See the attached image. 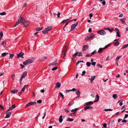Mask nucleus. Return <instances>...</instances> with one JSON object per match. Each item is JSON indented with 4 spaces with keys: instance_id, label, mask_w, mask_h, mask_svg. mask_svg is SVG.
<instances>
[{
    "instance_id": "obj_10",
    "label": "nucleus",
    "mask_w": 128,
    "mask_h": 128,
    "mask_svg": "<svg viewBox=\"0 0 128 128\" xmlns=\"http://www.w3.org/2000/svg\"><path fill=\"white\" fill-rule=\"evenodd\" d=\"M27 74V73L26 72H23L20 78L22 79L23 78H24L26 76Z\"/></svg>"
},
{
    "instance_id": "obj_9",
    "label": "nucleus",
    "mask_w": 128,
    "mask_h": 128,
    "mask_svg": "<svg viewBox=\"0 0 128 128\" xmlns=\"http://www.w3.org/2000/svg\"><path fill=\"white\" fill-rule=\"evenodd\" d=\"M16 107V106L15 105H12L11 106L10 108L8 110H6V112H7L11 110H13V109H14Z\"/></svg>"
},
{
    "instance_id": "obj_61",
    "label": "nucleus",
    "mask_w": 128,
    "mask_h": 128,
    "mask_svg": "<svg viewBox=\"0 0 128 128\" xmlns=\"http://www.w3.org/2000/svg\"><path fill=\"white\" fill-rule=\"evenodd\" d=\"M28 86V84H26L24 85L23 87L25 89L27 88Z\"/></svg>"
},
{
    "instance_id": "obj_40",
    "label": "nucleus",
    "mask_w": 128,
    "mask_h": 128,
    "mask_svg": "<svg viewBox=\"0 0 128 128\" xmlns=\"http://www.w3.org/2000/svg\"><path fill=\"white\" fill-rule=\"evenodd\" d=\"M128 46V44H125L124 45L123 47H122V48L124 49L126 48Z\"/></svg>"
},
{
    "instance_id": "obj_3",
    "label": "nucleus",
    "mask_w": 128,
    "mask_h": 128,
    "mask_svg": "<svg viewBox=\"0 0 128 128\" xmlns=\"http://www.w3.org/2000/svg\"><path fill=\"white\" fill-rule=\"evenodd\" d=\"M52 29V27L50 26L46 28H45L42 31V32L44 34H46Z\"/></svg>"
},
{
    "instance_id": "obj_46",
    "label": "nucleus",
    "mask_w": 128,
    "mask_h": 128,
    "mask_svg": "<svg viewBox=\"0 0 128 128\" xmlns=\"http://www.w3.org/2000/svg\"><path fill=\"white\" fill-rule=\"evenodd\" d=\"M69 22H66V24L64 26V27L63 28V30L64 31H65L64 28H65V27L68 24Z\"/></svg>"
},
{
    "instance_id": "obj_50",
    "label": "nucleus",
    "mask_w": 128,
    "mask_h": 128,
    "mask_svg": "<svg viewBox=\"0 0 128 128\" xmlns=\"http://www.w3.org/2000/svg\"><path fill=\"white\" fill-rule=\"evenodd\" d=\"M27 6V4L26 3H25L23 6V7L24 8L26 7Z\"/></svg>"
},
{
    "instance_id": "obj_27",
    "label": "nucleus",
    "mask_w": 128,
    "mask_h": 128,
    "mask_svg": "<svg viewBox=\"0 0 128 128\" xmlns=\"http://www.w3.org/2000/svg\"><path fill=\"white\" fill-rule=\"evenodd\" d=\"M62 115H60L59 117V122L60 123H61L63 120V119L62 118Z\"/></svg>"
},
{
    "instance_id": "obj_59",
    "label": "nucleus",
    "mask_w": 128,
    "mask_h": 128,
    "mask_svg": "<svg viewBox=\"0 0 128 128\" xmlns=\"http://www.w3.org/2000/svg\"><path fill=\"white\" fill-rule=\"evenodd\" d=\"M128 117V114H125L124 118V119H125Z\"/></svg>"
},
{
    "instance_id": "obj_26",
    "label": "nucleus",
    "mask_w": 128,
    "mask_h": 128,
    "mask_svg": "<svg viewBox=\"0 0 128 128\" xmlns=\"http://www.w3.org/2000/svg\"><path fill=\"white\" fill-rule=\"evenodd\" d=\"M104 49L103 48H100L99 49L98 52L100 54H101L102 52V50Z\"/></svg>"
},
{
    "instance_id": "obj_5",
    "label": "nucleus",
    "mask_w": 128,
    "mask_h": 128,
    "mask_svg": "<svg viewBox=\"0 0 128 128\" xmlns=\"http://www.w3.org/2000/svg\"><path fill=\"white\" fill-rule=\"evenodd\" d=\"M78 23V22H77L76 24H73L72 25L71 27V28L70 31H72L75 29V28L77 26Z\"/></svg>"
},
{
    "instance_id": "obj_38",
    "label": "nucleus",
    "mask_w": 128,
    "mask_h": 128,
    "mask_svg": "<svg viewBox=\"0 0 128 128\" xmlns=\"http://www.w3.org/2000/svg\"><path fill=\"white\" fill-rule=\"evenodd\" d=\"M10 58L11 59L14 56V55L12 54H10Z\"/></svg>"
},
{
    "instance_id": "obj_37",
    "label": "nucleus",
    "mask_w": 128,
    "mask_h": 128,
    "mask_svg": "<svg viewBox=\"0 0 128 128\" xmlns=\"http://www.w3.org/2000/svg\"><path fill=\"white\" fill-rule=\"evenodd\" d=\"M113 44L114 45V46H118L119 45V43L118 42H114Z\"/></svg>"
},
{
    "instance_id": "obj_28",
    "label": "nucleus",
    "mask_w": 128,
    "mask_h": 128,
    "mask_svg": "<svg viewBox=\"0 0 128 128\" xmlns=\"http://www.w3.org/2000/svg\"><path fill=\"white\" fill-rule=\"evenodd\" d=\"M78 109V108H75L74 109L72 110L71 111L72 112L75 114V113L76 112V111Z\"/></svg>"
},
{
    "instance_id": "obj_55",
    "label": "nucleus",
    "mask_w": 128,
    "mask_h": 128,
    "mask_svg": "<svg viewBox=\"0 0 128 128\" xmlns=\"http://www.w3.org/2000/svg\"><path fill=\"white\" fill-rule=\"evenodd\" d=\"M96 63L95 62H92V64L93 66H95L96 64Z\"/></svg>"
},
{
    "instance_id": "obj_34",
    "label": "nucleus",
    "mask_w": 128,
    "mask_h": 128,
    "mask_svg": "<svg viewBox=\"0 0 128 128\" xmlns=\"http://www.w3.org/2000/svg\"><path fill=\"white\" fill-rule=\"evenodd\" d=\"M2 45L3 46H4L5 47L6 45V42L4 41L3 42L1 43Z\"/></svg>"
},
{
    "instance_id": "obj_64",
    "label": "nucleus",
    "mask_w": 128,
    "mask_h": 128,
    "mask_svg": "<svg viewBox=\"0 0 128 128\" xmlns=\"http://www.w3.org/2000/svg\"><path fill=\"white\" fill-rule=\"evenodd\" d=\"M60 12H58V13L57 14V15L58 17H59L60 16Z\"/></svg>"
},
{
    "instance_id": "obj_43",
    "label": "nucleus",
    "mask_w": 128,
    "mask_h": 128,
    "mask_svg": "<svg viewBox=\"0 0 128 128\" xmlns=\"http://www.w3.org/2000/svg\"><path fill=\"white\" fill-rule=\"evenodd\" d=\"M113 110L112 109H105L104 110V111H112V110Z\"/></svg>"
},
{
    "instance_id": "obj_44",
    "label": "nucleus",
    "mask_w": 128,
    "mask_h": 128,
    "mask_svg": "<svg viewBox=\"0 0 128 128\" xmlns=\"http://www.w3.org/2000/svg\"><path fill=\"white\" fill-rule=\"evenodd\" d=\"M107 124L106 123H104L103 125V126L102 127V128H106Z\"/></svg>"
},
{
    "instance_id": "obj_24",
    "label": "nucleus",
    "mask_w": 128,
    "mask_h": 128,
    "mask_svg": "<svg viewBox=\"0 0 128 128\" xmlns=\"http://www.w3.org/2000/svg\"><path fill=\"white\" fill-rule=\"evenodd\" d=\"M104 29L106 30H108L110 32H112L113 31V28L110 29L109 28H104Z\"/></svg>"
},
{
    "instance_id": "obj_18",
    "label": "nucleus",
    "mask_w": 128,
    "mask_h": 128,
    "mask_svg": "<svg viewBox=\"0 0 128 128\" xmlns=\"http://www.w3.org/2000/svg\"><path fill=\"white\" fill-rule=\"evenodd\" d=\"M95 76H92L90 78H89V79L90 81V82L92 83V81L94 79Z\"/></svg>"
},
{
    "instance_id": "obj_49",
    "label": "nucleus",
    "mask_w": 128,
    "mask_h": 128,
    "mask_svg": "<svg viewBox=\"0 0 128 128\" xmlns=\"http://www.w3.org/2000/svg\"><path fill=\"white\" fill-rule=\"evenodd\" d=\"M59 94H60V96H62V99H63L64 98V96L63 94L61 92H60L59 93Z\"/></svg>"
},
{
    "instance_id": "obj_41",
    "label": "nucleus",
    "mask_w": 128,
    "mask_h": 128,
    "mask_svg": "<svg viewBox=\"0 0 128 128\" xmlns=\"http://www.w3.org/2000/svg\"><path fill=\"white\" fill-rule=\"evenodd\" d=\"M78 56H82V54L81 52H78Z\"/></svg>"
},
{
    "instance_id": "obj_58",
    "label": "nucleus",
    "mask_w": 128,
    "mask_h": 128,
    "mask_svg": "<svg viewBox=\"0 0 128 128\" xmlns=\"http://www.w3.org/2000/svg\"><path fill=\"white\" fill-rule=\"evenodd\" d=\"M70 115L71 116H76V114L73 113H72L71 114H70Z\"/></svg>"
},
{
    "instance_id": "obj_15",
    "label": "nucleus",
    "mask_w": 128,
    "mask_h": 128,
    "mask_svg": "<svg viewBox=\"0 0 128 128\" xmlns=\"http://www.w3.org/2000/svg\"><path fill=\"white\" fill-rule=\"evenodd\" d=\"M12 113L10 112L8 113H7L6 114V116L5 117V118H9L10 117V115L12 114Z\"/></svg>"
},
{
    "instance_id": "obj_30",
    "label": "nucleus",
    "mask_w": 128,
    "mask_h": 128,
    "mask_svg": "<svg viewBox=\"0 0 128 128\" xmlns=\"http://www.w3.org/2000/svg\"><path fill=\"white\" fill-rule=\"evenodd\" d=\"M8 54V52H4L2 54L1 57H4Z\"/></svg>"
},
{
    "instance_id": "obj_14",
    "label": "nucleus",
    "mask_w": 128,
    "mask_h": 128,
    "mask_svg": "<svg viewBox=\"0 0 128 128\" xmlns=\"http://www.w3.org/2000/svg\"><path fill=\"white\" fill-rule=\"evenodd\" d=\"M93 103V102L92 101H90L89 102H86L84 104V105L87 106L88 105H90L92 104Z\"/></svg>"
},
{
    "instance_id": "obj_8",
    "label": "nucleus",
    "mask_w": 128,
    "mask_h": 128,
    "mask_svg": "<svg viewBox=\"0 0 128 128\" xmlns=\"http://www.w3.org/2000/svg\"><path fill=\"white\" fill-rule=\"evenodd\" d=\"M18 20V21H19L20 23H22V24H23V22L25 21L23 17H21L20 16Z\"/></svg>"
},
{
    "instance_id": "obj_42",
    "label": "nucleus",
    "mask_w": 128,
    "mask_h": 128,
    "mask_svg": "<svg viewBox=\"0 0 128 128\" xmlns=\"http://www.w3.org/2000/svg\"><path fill=\"white\" fill-rule=\"evenodd\" d=\"M91 64V63L90 62H87L86 63V65L88 66H90Z\"/></svg>"
},
{
    "instance_id": "obj_51",
    "label": "nucleus",
    "mask_w": 128,
    "mask_h": 128,
    "mask_svg": "<svg viewBox=\"0 0 128 128\" xmlns=\"http://www.w3.org/2000/svg\"><path fill=\"white\" fill-rule=\"evenodd\" d=\"M121 58V56H118L116 58V60H118L119 59Z\"/></svg>"
},
{
    "instance_id": "obj_19",
    "label": "nucleus",
    "mask_w": 128,
    "mask_h": 128,
    "mask_svg": "<svg viewBox=\"0 0 128 128\" xmlns=\"http://www.w3.org/2000/svg\"><path fill=\"white\" fill-rule=\"evenodd\" d=\"M61 84L59 82H57L55 86V88H58L60 87Z\"/></svg>"
},
{
    "instance_id": "obj_11",
    "label": "nucleus",
    "mask_w": 128,
    "mask_h": 128,
    "mask_svg": "<svg viewBox=\"0 0 128 128\" xmlns=\"http://www.w3.org/2000/svg\"><path fill=\"white\" fill-rule=\"evenodd\" d=\"M88 48V45H85L83 46L82 50L83 51L86 50Z\"/></svg>"
},
{
    "instance_id": "obj_35",
    "label": "nucleus",
    "mask_w": 128,
    "mask_h": 128,
    "mask_svg": "<svg viewBox=\"0 0 128 128\" xmlns=\"http://www.w3.org/2000/svg\"><path fill=\"white\" fill-rule=\"evenodd\" d=\"M110 44H108V45H106L103 48L104 49H105L107 48L108 46H110Z\"/></svg>"
},
{
    "instance_id": "obj_53",
    "label": "nucleus",
    "mask_w": 128,
    "mask_h": 128,
    "mask_svg": "<svg viewBox=\"0 0 128 128\" xmlns=\"http://www.w3.org/2000/svg\"><path fill=\"white\" fill-rule=\"evenodd\" d=\"M92 56V55L91 54H86V57H90Z\"/></svg>"
},
{
    "instance_id": "obj_25",
    "label": "nucleus",
    "mask_w": 128,
    "mask_h": 128,
    "mask_svg": "<svg viewBox=\"0 0 128 128\" xmlns=\"http://www.w3.org/2000/svg\"><path fill=\"white\" fill-rule=\"evenodd\" d=\"M47 58V57L45 56L42 58L40 60V61L41 62L44 61Z\"/></svg>"
},
{
    "instance_id": "obj_12",
    "label": "nucleus",
    "mask_w": 128,
    "mask_h": 128,
    "mask_svg": "<svg viewBox=\"0 0 128 128\" xmlns=\"http://www.w3.org/2000/svg\"><path fill=\"white\" fill-rule=\"evenodd\" d=\"M115 30H117L116 32L117 35L116 36H118V37H120V32L118 30L117 28H116L115 29Z\"/></svg>"
},
{
    "instance_id": "obj_7",
    "label": "nucleus",
    "mask_w": 128,
    "mask_h": 128,
    "mask_svg": "<svg viewBox=\"0 0 128 128\" xmlns=\"http://www.w3.org/2000/svg\"><path fill=\"white\" fill-rule=\"evenodd\" d=\"M36 104V102H29L26 104V108L31 105H35Z\"/></svg>"
},
{
    "instance_id": "obj_13",
    "label": "nucleus",
    "mask_w": 128,
    "mask_h": 128,
    "mask_svg": "<svg viewBox=\"0 0 128 128\" xmlns=\"http://www.w3.org/2000/svg\"><path fill=\"white\" fill-rule=\"evenodd\" d=\"M24 55V53H20L18 54L17 55V57L18 58H23V56Z\"/></svg>"
},
{
    "instance_id": "obj_63",
    "label": "nucleus",
    "mask_w": 128,
    "mask_h": 128,
    "mask_svg": "<svg viewBox=\"0 0 128 128\" xmlns=\"http://www.w3.org/2000/svg\"><path fill=\"white\" fill-rule=\"evenodd\" d=\"M76 89L75 88H73L72 89L70 90L71 91H73L74 92L76 90Z\"/></svg>"
},
{
    "instance_id": "obj_29",
    "label": "nucleus",
    "mask_w": 128,
    "mask_h": 128,
    "mask_svg": "<svg viewBox=\"0 0 128 128\" xmlns=\"http://www.w3.org/2000/svg\"><path fill=\"white\" fill-rule=\"evenodd\" d=\"M18 91V90L16 89H14L11 91V92L13 94H15Z\"/></svg>"
},
{
    "instance_id": "obj_45",
    "label": "nucleus",
    "mask_w": 128,
    "mask_h": 128,
    "mask_svg": "<svg viewBox=\"0 0 128 128\" xmlns=\"http://www.w3.org/2000/svg\"><path fill=\"white\" fill-rule=\"evenodd\" d=\"M20 23V22H19V21H18V20L16 22V23L15 26H14V27H15L17 26L18 25V24Z\"/></svg>"
},
{
    "instance_id": "obj_56",
    "label": "nucleus",
    "mask_w": 128,
    "mask_h": 128,
    "mask_svg": "<svg viewBox=\"0 0 128 128\" xmlns=\"http://www.w3.org/2000/svg\"><path fill=\"white\" fill-rule=\"evenodd\" d=\"M97 66L98 67L100 68H102V66L100 65V64H97Z\"/></svg>"
},
{
    "instance_id": "obj_16",
    "label": "nucleus",
    "mask_w": 128,
    "mask_h": 128,
    "mask_svg": "<svg viewBox=\"0 0 128 128\" xmlns=\"http://www.w3.org/2000/svg\"><path fill=\"white\" fill-rule=\"evenodd\" d=\"M92 107L90 106H86L84 108V110H86L87 109H89L90 110H91L92 109Z\"/></svg>"
},
{
    "instance_id": "obj_32",
    "label": "nucleus",
    "mask_w": 128,
    "mask_h": 128,
    "mask_svg": "<svg viewBox=\"0 0 128 128\" xmlns=\"http://www.w3.org/2000/svg\"><path fill=\"white\" fill-rule=\"evenodd\" d=\"M78 52L77 51H76V53H75L74 54H73V56L75 58L77 54H78Z\"/></svg>"
},
{
    "instance_id": "obj_2",
    "label": "nucleus",
    "mask_w": 128,
    "mask_h": 128,
    "mask_svg": "<svg viewBox=\"0 0 128 128\" xmlns=\"http://www.w3.org/2000/svg\"><path fill=\"white\" fill-rule=\"evenodd\" d=\"M34 60L32 59H28L23 62V64L25 65H29L32 63Z\"/></svg>"
},
{
    "instance_id": "obj_33",
    "label": "nucleus",
    "mask_w": 128,
    "mask_h": 128,
    "mask_svg": "<svg viewBox=\"0 0 128 128\" xmlns=\"http://www.w3.org/2000/svg\"><path fill=\"white\" fill-rule=\"evenodd\" d=\"M3 33L2 31H0V38H2V37H3Z\"/></svg>"
},
{
    "instance_id": "obj_47",
    "label": "nucleus",
    "mask_w": 128,
    "mask_h": 128,
    "mask_svg": "<svg viewBox=\"0 0 128 128\" xmlns=\"http://www.w3.org/2000/svg\"><path fill=\"white\" fill-rule=\"evenodd\" d=\"M6 13L5 12H1L0 13V15H6Z\"/></svg>"
},
{
    "instance_id": "obj_36",
    "label": "nucleus",
    "mask_w": 128,
    "mask_h": 128,
    "mask_svg": "<svg viewBox=\"0 0 128 128\" xmlns=\"http://www.w3.org/2000/svg\"><path fill=\"white\" fill-rule=\"evenodd\" d=\"M42 28L38 27L36 28V30L37 31H39L42 29Z\"/></svg>"
},
{
    "instance_id": "obj_54",
    "label": "nucleus",
    "mask_w": 128,
    "mask_h": 128,
    "mask_svg": "<svg viewBox=\"0 0 128 128\" xmlns=\"http://www.w3.org/2000/svg\"><path fill=\"white\" fill-rule=\"evenodd\" d=\"M96 53V50H95L94 51H93V52H92L91 53V54L92 55L94 54H95Z\"/></svg>"
},
{
    "instance_id": "obj_60",
    "label": "nucleus",
    "mask_w": 128,
    "mask_h": 128,
    "mask_svg": "<svg viewBox=\"0 0 128 128\" xmlns=\"http://www.w3.org/2000/svg\"><path fill=\"white\" fill-rule=\"evenodd\" d=\"M102 3L103 6H104L106 4V2L105 1H103L102 2Z\"/></svg>"
},
{
    "instance_id": "obj_21",
    "label": "nucleus",
    "mask_w": 128,
    "mask_h": 128,
    "mask_svg": "<svg viewBox=\"0 0 128 128\" xmlns=\"http://www.w3.org/2000/svg\"><path fill=\"white\" fill-rule=\"evenodd\" d=\"M29 23L28 22L24 21L23 24L25 27L27 26L29 24Z\"/></svg>"
},
{
    "instance_id": "obj_62",
    "label": "nucleus",
    "mask_w": 128,
    "mask_h": 128,
    "mask_svg": "<svg viewBox=\"0 0 128 128\" xmlns=\"http://www.w3.org/2000/svg\"><path fill=\"white\" fill-rule=\"evenodd\" d=\"M20 66L22 67L21 68L22 69L24 68V66L22 64H20Z\"/></svg>"
},
{
    "instance_id": "obj_17",
    "label": "nucleus",
    "mask_w": 128,
    "mask_h": 128,
    "mask_svg": "<svg viewBox=\"0 0 128 128\" xmlns=\"http://www.w3.org/2000/svg\"><path fill=\"white\" fill-rule=\"evenodd\" d=\"M76 92L77 95V97H79L80 96V92L79 90H76Z\"/></svg>"
},
{
    "instance_id": "obj_1",
    "label": "nucleus",
    "mask_w": 128,
    "mask_h": 128,
    "mask_svg": "<svg viewBox=\"0 0 128 128\" xmlns=\"http://www.w3.org/2000/svg\"><path fill=\"white\" fill-rule=\"evenodd\" d=\"M95 36V34L93 33H92L89 36L86 37L85 38V40L87 41L93 38Z\"/></svg>"
},
{
    "instance_id": "obj_57",
    "label": "nucleus",
    "mask_w": 128,
    "mask_h": 128,
    "mask_svg": "<svg viewBox=\"0 0 128 128\" xmlns=\"http://www.w3.org/2000/svg\"><path fill=\"white\" fill-rule=\"evenodd\" d=\"M15 76V74H12L11 76V77L12 78L13 80H14V77Z\"/></svg>"
},
{
    "instance_id": "obj_31",
    "label": "nucleus",
    "mask_w": 128,
    "mask_h": 128,
    "mask_svg": "<svg viewBox=\"0 0 128 128\" xmlns=\"http://www.w3.org/2000/svg\"><path fill=\"white\" fill-rule=\"evenodd\" d=\"M112 97L114 98V99H116L117 98L118 96H117V94H114L112 96Z\"/></svg>"
},
{
    "instance_id": "obj_48",
    "label": "nucleus",
    "mask_w": 128,
    "mask_h": 128,
    "mask_svg": "<svg viewBox=\"0 0 128 128\" xmlns=\"http://www.w3.org/2000/svg\"><path fill=\"white\" fill-rule=\"evenodd\" d=\"M58 68V67H57L56 66L54 67L53 68H52V70H56Z\"/></svg>"
},
{
    "instance_id": "obj_6",
    "label": "nucleus",
    "mask_w": 128,
    "mask_h": 128,
    "mask_svg": "<svg viewBox=\"0 0 128 128\" xmlns=\"http://www.w3.org/2000/svg\"><path fill=\"white\" fill-rule=\"evenodd\" d=\"M67 51V48L66 46H64L63 49L62 54V55H64V56L66 55V53Z\"/></svg>"
},
{
    "instance_id": "obj_39",
    "label": "nucleus",
    "mask_w": 128,
    "mask_h": 128,
    "mask_svg": "<svg viewBox=\"0 0 128 128\" xmlns=\"http://www.w3.org/2000/svg\"><path fill=\"white\" fill-rule=\"evenodd\" d=\"M74 120V119H73L72 118H68L67 120L68 121H69V122H72V121H73Z\"/></svg>"
},
{
    "instance_id": "obj_22",
    "label": "nucleus",
    "mask_w": 128,
    "mask_h": 128,
    "mask_svg": "<svg viewBox=\"0 0 128 128\" xmlns=\"http://www.w3.org/2000/svg\"><path fill=\"white\" fill-rule=\"evenodd\" d=\"M57 61V60H56L55 62H54L50 64H49V65L50 66H51L52 65H54V66H56V64H57V62H56Z\"/></svg>"
},
{
    "instance_id": "obj_23",
    "label": "nucleus",
    "mask_w": 128,
    "mask_h": 128,
    "mask_svg": "<svg viewBox=\"0 0 128 128\" xmlns=\"http://www.w3.org/2000/svg\"><path fill=\"white\" fill-rule=\"evenodd\" d=\"M99 96L98 94H97L96 96V97L95 99V100L94 101V102H97L99 100Z\"/></svg>"
},
{
    "instance_id": "obj_4",
    "label": "nucleus",
    "mask_w": 128,
    "mask_h": 128,
    "mask_svg": "<svg viewBox=\"0 0 128 128\" xmlns=\"http://www.w3.org/2000/svg\"><path fill=\"white\" fill-rule=\"evenodd\" d=\"M98 32L99 34L102 35H104L106 34L105 31L103 30H101L98 31Z\"/></svg>"
},
{
    "instance_id": "obj_52",
    "label": "nucleus",
    "mask_w": 128,
    "mask_h": 128,
    "mask_svg": "<svg viewBox=\"0 0 128 128\" xmlns=\"http://www.w3.org/2000/svg\"><path fill=\"white\" fill-rule=\"evenodd\" d=\"M37 102L38 103L40 104L42 103V101L41 100H37Z\"/></svg>"
},
{
    "instance_id": "obj_20",
    "label": "nucleus",
    "mask_w": 128,
    "mask_h": 128,
    "mask_svg": "<svg viewBox=\"0 0 128 128\" xmlns=\"http://www.w3.org/2000/svg\"><path fill=\"white\" fill-rule=\"evenodd\" d=\"M126 18H124L120 20V21L122 22V23L124 24H125L126 22L125 21L126 20Z\"/></svg>"
}]
</instances>
